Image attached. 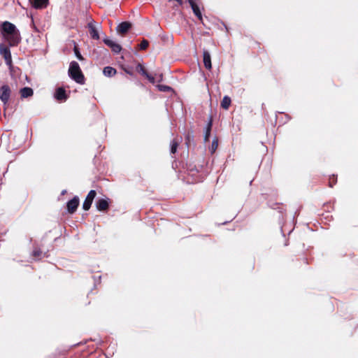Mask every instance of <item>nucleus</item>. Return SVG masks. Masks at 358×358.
<instances>
[{
  "instance_id": "f257e3e1",
  "label": "nucleus",
  "mask_w": 358,
  "mask_h": 358,
  "mask_svg": "<svg viewBox=\"0 0 358 358\" xmlns=\"http://www.w3.org/2000/svg\"><path fill=\"white\" fill-rule=\"evenodd\" d=\"M1 29L3 37L8 42L10 46L17 45L20 42V31L14 24L6 21L3 22Z\"/></svg>"
},
{
  "instance_id": "f03ea898",
  "label": "nucleus",
  "mask_w": 358,
  "mask_h": 358,
  "mask_svg": "<svg viewBox=\"0 0 358 358\" xmlns=\"http://www.w3.org/2000/svg\"><path fill=\"white\" fill-rule=\"evenodd\" d=\"M69 76L78 84L85 83V77L77 62L73 61L70 63Z\"/></svg>"
},
{
  "instance_id": "7ed1b4c3",
  "label": "nucleus",
  "mask_w": 358,
  "mask_h": 358,
  "mask_svg": "<svg viewBox=\"0 0 358 358\" xmlns=\"http://www.w3.org/2000/svg\"><path fill=\"white\" fill-rule=\"evenodd\" d=\"M10 94L11 90L8 85H4L0 88V100H1L4 106L8 103Z\"/></svg>"
},
{
  "instance_id": "20e7f679",
  "label": "nucleus",
  "mask_w": 358,
  "mask_h": 358,
  "mask_svg": "<svg viewBox=\"0 0 358 358\" xmlns=\"http://www.w3.org/2000/svg\"><path fill=\"white\" fill-rule=\"evenodd\" d=\"M0 55L4 58L6 64L8 66L12 64V56L9 48L4 44H0Z\"/></svg>"
},
{
  "instance_id": "39448f33",
  "label": "nucleus",
  "mask_w": 358,
  "mask_h": 358,
  "mask_svg": "<svg viewBox=\"0 0 358 358\" xmlns=\"http://www.w3.org/2000/svg\"><path fill=\"white\" fill-rule=\"evenodd\" d=\"M103 43L108 46L111 50L115 53L118 54L122 50V47L120 44L117 43L115 41L106 37L103 39Z\"/></svg>"
},
{
  "instance_id": "423d86ee",
  "label": "nucleus",
  "mask_w": 358,
  "mask_h": 358,
  "mask_svg": "<svg viewBox=\"0 0 358 358\" xmlns=\"http://www.w3.org/2000/svg\"><path fill=\"white\" fill-rule=\"evenodd\" d=\"M96 195V192L95 190H90L88 194L87 195V197L85 198L83 203V208L85 210H88L93 202L94 199L95 198Z\"/></svg>"
},
{
  "instance_id": "0eeeda50",
  "label": "nucleus",
  "mask_w": 358,
  "mask_h": 358,
  "mask_svg": "<svg viewBox=\"0 0 358 358\" xmlns=\"http://www.w3.org/2000/svg\"><path fill=\"white\" fill-rule=\"evenodd\" d=\"M31 6L35 9H44L47 8L49 0H29Z\"/></svg>"
},
{
  "instance_id": "6e6552de",
  "label": "nucleus",
  "mask_w": 358,
  "mask_h": 358,
  "mask_svg": "<svg viewBox=\"0 0 358 358\" xmlns=\"http://www.w3.org/2000/svg\"><path fill=\"white\" fill-rule=\"evenodd\" d=\"M79 205V198L76 196L67 202V210L70 213H73Z\"/></svg>"
},
{
  "instance_id": "1a4fd4ad",
  "label": "nucleus",
  "mask_w": 358,
  "mask_h": 358,
  "mask_svg": "<svg viewBox=\"0 0 358 358\" xmlns=\"http://www.w3.org/2000/svg\"><path fill=\"white\" fill-rule=\"evenodd\" d=\"M54 97L59 101H65L67 99L68 96L63 87H58L55 91Z\"/></svg>"
},
{
  "instance_id": "9d476101",
  "label": "nucleus",
  "mask_w": 358,
  "mask_h": 358,
  "mask_svg": "<svg viewBox=\"0 0 358 358\" xmlns=\"http://www.w3.org/2000/svg\"><path fill=\"white\" fill-rule=\"evenodd\" d=\"M189 3L194 14L199 20H202V15L199 6L196 3V0H187Z\"/></svg>"
},
{
  "instance_id": "9b49d317",
  "label": "nucleus",
  "mask_w": 358,
  "mask_h": 358,
  "mask_svg": "<svg viewBox=\"0 0 358 358\" xmlns=\"http://www.w3.org/2000/svg\"><path fill=\"white\" fill-rule=\"evenodd\" d=\"M131 27V24L130 22H122L117 25L116 30L119 34H124L130 29Z\"/></svg>"
},
{
  "instance_id": "f8f14e48",
  "label": "nucleus",
  "mask_w": 358,
  "mask_h": 358,
  "mask_svg": "<svg viewBox=\"0 0 358 358\" xmlns=\"http://www.w3.org/2000/svg\"><path fill=\"white\" fill-rule=\"evenodd\" d=\"M108 200V199H99L96 203V208L101 211L106 210L109 206Z\"/></svg>"
},
{
  "instance_id": "ddd939ff",
  "label": "nucleus",
  "mask_w": 358,
  "mask_h": 358,
  "mask_svg": "<svg viewBox=\"0 0 358 358\" xmlns=\"http://www.w3.org/2000/svg\"><path fill=\"white\" fill-rule=\"evenodd\" d=\"M203 64H204L205 67L207 69H209V70L211 69V68H212L211 57H210V55L208 52V51L206 50H204L203 51Z\"/></svg>"
},
{
  "instance_id": "4468645a",
  "label": "nucleus",
  "mask_w": 358,
  "mask_h": 358,
  "mask_svg": "<svg viewBox=\"0 0 358 358\" xmlns=\"http://www.w3.org/2000/svg\"><path fill=\"white\" fill-rule=\"evenodd\" d=\"M87 27L89 28L90 34L92 38L95 40L99 39V34L97 29L95 28L94 25V21H91L90 22H89Z\"/></svg>"
},
{
  "instance_id": "2eb2a0df",
  "label": "nucleus",
  "mask_w": 358,
  "mask_h": 358,
  "mask_svg": "<svg viewBox=\"0 0 358 358\" xmlns=\"http://www.w3.org/2000/svg\"><path fill=\"white\" fill-rule=\"evenodd\" d=\"M20 94L22 99H26L32 96L34 94V91L31 87H24L20 89Z\"/></svg>"
},
{
  "instance_id": "dca6fc26",
  "label": "nucleus",
  "mask_w": 358,
  "mask_h": 358,
  "mask_svg": "<svg viewBox=\"0 0 358 358\" xmlns=\"http://www.w3.org/2000/svg\"><path fill=\"white\" fill-rule=\"evenodd\" d=\"M211 127H212V120H211V117H210L209 122L205 129L204 136H203L205 142H207L209 141L210 131H211Z\"/></svg>"
},
{
  "instance_id": "f3484780",
  "label": "nucleus",
  "mask_w": 358,
  "mask_h": 358,
  "mask_svg": "<svg viewBox=\"0 0 358 358\" xmlns=\"http://www.w3.org/2000/svg\"><path fill=\"white\" fill-rule=\"evenodd\" d=\"M116 72V69L111 66H106L103 71V75L107 77H112L115 76Z\"/></svg>"
},
{
  "instance_id": "a211bd4d",
  "label": "nucleus",
  "mask_w": 358,
  "mask_h": 358,
  "mask_svg": "<svg viewBox=\"0 0 358 358\" xmlns=\"http://www.w3.org/2000/svg\"><path fill=\"white\" fill-rule=\"evenodd\" d=\"M231 103V98L229 96H224L221 101V107L225 110H228Z\"/></svg>"
},
{
  "instance_id": "6ab92c4d",
  "label": "nucleus",
  "mask_w": 358,
  "mask_h": 358,
  "mask_svg": "<svg viewBox=\"0 0 358 358\" xmlns=\"http://www.w3.org/2000/svg\"><path fill=\"white\" fill-rule=\"evenodd\" d=\"M178 143H179L178 141L176 140V139H173L171 142V144H170V146H171V149H170L171 153L174 154V153L176 152L177 148H178Z\"/></svg>"
},
{
  "instance_id": "aec40b11",
  "label": "nucleus",
  "mask_w": 358,
  "mask_h": 358,
  "mask_svg": "<svg viewBox=\"0 0 358 358\" xmlns=\"http://www.w3.org/2000/svg\"><path fill=\"white\" fill-rule=\"evenodd\" d=\"M218 146V140L215 138L213 140L210 148H209L211 153L215 152Z\"/></svg>"
},
{
  "instance_id": "412c9836",
  "label": "nucleus",
  "mask_w": 358,
  "mask_h": 358,
  "mask_svg": "<svg viewBox=\"0 0 358 358\" xmlns=\"http://www.w3.org/2000/svg\"><path fill=\"white\" fill-rule=\"evenodd\" d=\"M136 70L137 72H138L139 73H141L143 76H145L147 74V71L145 70L144 67L141 64H138L136 66Z\"/></svg>"
},
{
  "instance_id": "4be33fe9",
  "label": "nucleus",
  "mask_w": 358,
  "mask_h": 358,
  "mask_svg": "<svg viewBox=\"0 0 358 358\" xmlns=\"http://www.w3.org/2000/svg\"><path fill=\"white\" fill-rule=\"evenodd\" d=\"M157 88L161 92H169L172 90L171 87L164 85H158Z\"/></svg>"
},
{
  "instance_id": "5701e85b",
  "label": "nucleus",
  "mask_w": 358,
  "mask_h": 358,
  "mask_svg": "<svg viewBox=\"0 0 358 358\" xmlns=\"http://www.w3.org/2000/svg\"><path fill=\"white\" fill-rule=\"evenodd\" d=\"M148 41L145 39H143L139 45V48L141 50H145L148 48Z\"/></svg>"
},
{
  "instance_id": "b1692460",
  "label": "nucleus",
  "mask_w": 358,
  "mask_h": 358,
  "mask_svg": "<svg viewBox=\"0 0 358 358\" xmlns=\"http://www.w3.org/2000/svg\"><path fill=\"white\" fill-rule=\"evenodd\" d=\"M74 52H75V55H76V57L80 61H83L84 59L83 57L82 56V55L80 54L78 48L76 46L74 47Z\"/></svg>"
},
{
  "instance_id": "393cba45",
  "label": "nucleus",
  "mask_w": 358,
  "mask_h": 358,
  "mask_svg": "<svg viewBox=\"0 0 358 358\" xmlns=\"http://www.w3.org/2000/svg\"><path fill=\"white\" fill-rule=\"evenodd\" d=\"M42 252L40 249H34L33 252H32V255L35 257H39L41 255Z\"/></svg>"
},
{
  "instance_id": "a878e982",
  "label": "nucleus",
  "mask_w": 358,
  "mask_h": 358,
  "mask_svg": "<svg viewBox=\"0 0 358 358\" xmlns=\"http://www.w3.org/2000/svg\"><path fill=\"white\" fill-rule=\"evenodd\" d=\"M194 136L192 134H188L186 136V144L189 146L190 141H193Z\"/></svg>"
},
{
  "instance_id": "bb28decb",
  "label": "nucleus",
  "mask_w": 358,
  "mask_h": 358,
  "mask_svg": "<svg viewBox=\"0 0 358 358\" xmlns=\"http://www.w3.org/2000/svg\"><path fill=\"white\" fill-rule=\"evenodd\" d=\"M145 77H146L151 83H155V80L153 76H150V74H148L147 73V74L145 76Z\"/></svg>"
},
{
  "instance_id": "cd10ccee",
  "label": "nucleus",
  "mask_w": 358,
  "mask_h": 358,
  "mask_svg": "<svg viewBox=\"0 0 358 358\" xmlns=\"http://www.w3.org/2000/svg\"><path fill=\"white\" fill-rule=\"evenodd\" d=\"M333 185H334V184H333V183H331V182H329V186H330L331 187H333Z\"/></svg>"
},
{
  "instance_id": "c85d7f7f",
  "label": "nucleus",
  "mask_w": 358,
  "mask_h": 358,
  "mask_svg": "<svg viewBox=\"0 0 358 358\" xmlns=\"http://www.w3.org/2000/svg\"><path fill=\"white\" fill-rule=\"evenodd\" d=\"M126 72H127V73H129V74L131 75V73L130 71H127Z\"/></svg>"
},
{
  "instance_id": "c756f323",
  "label": "nucleus",
  "mask_w": 358,
  "mask_h": 358,
  "mask_svg": "<svg viewBox=\"0 0 358 358\" xmlns=\"http://www.w3.org/2000/svg\"><path fill=\"white\" fill-rule=\"evenodd\" d=\"M331 183L335 184V183H336V181H334H334H331Z\"/></svg>"
}]
</instances>
